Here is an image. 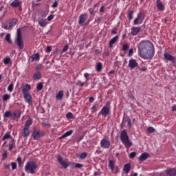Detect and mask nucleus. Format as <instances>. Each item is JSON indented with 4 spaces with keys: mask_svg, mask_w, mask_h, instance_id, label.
I'll list each match as a JSON object with an SVG mask.
<instances>
[{
    "mask_svg": "<svg viewBox=\"0 0 176 176\" xmlns=\"http://www.w3.org/2000/svg\"><path fill=\"white\" fill-rule=\"evenodd\" d=\"M139 56L144 60H151L155 56L153 44L149 41H142L138 45Z\"/></svg>",
    "mask_w": 176,
    "mask_h": 176,
    "instance_id": "nucleus-1",
    "label": "nucleus"
},
{
    "mask_svg": "<svg viewBox=\"0 0 176 176\" xmlns=\"http://www.w3.org/2000/svg\"><path fill=\"white\" fill-rule=\"evenodd\" d=\"M37 168L38 164L34 161L28 162L25 166V171L27 173V174H35Z\"/></svg>",
    "mask_w": 176,
    "mask_h": 176,
    "instance_id": "nucleus-2",
    "label": "nucleus"
},
{
    "mask_svg": "<svg viewBox=\"0 0 176 176\" xmlns=\"http://www.w3.org/2000/svg\"><path fill=\"white\" fill-rule=\"evenodd\" d=\"M120 140L124 144L125 148H131V145L133 143L130 142V139H129V135H127V132L123 130L120 134Z\"/></svg>",
    "mask_w": 176,
    "mask_h": 176,
    "instance_id": "nucleus-3",
    "label": "nucleus"
},
{
    "mask_svg": "<svg viewBox=\"0 0 176 176\" xmlns=\"http://www.w3.org/2000/svg\"><path fill=\"white\" fill-rule=\"evenodd\" d=\"M15 45L19 47V49H24V42L23 41V36H21V29L19 28L16 30V37L14 41Z\"/></svg>",
    "mask_w": 176,
    "mask_h": 176,
    "instance_id": "nucleus-4",
    "label": "nucleus"
},
{
    "mask_svg": "<svg viewBox=\"0 0 176 176\" xmlns=\"http://www.w3.org/2000/svg\"><path fill=\"white\" fill-rule=\"evenodd\" d=\"M17 21H18L16 19H12L11 21H10L9 25L4 24L2 26V28H3L4 30H12V28H13V27H14V25L17 24Z\"/></svg>",
    "mask_w": 176,
    "mask_h": 176,
    "instance_id": "nucleus-5",
    "label": "nucleus"
},
{
    "mask_svg": "<svg viewBox=\"0 0 176 176\" xmlns=\"http://www.w3.org/2000/svg\"><path fill=\"white\" fill-rule=\"evenodd\" d=\"M100 146L104 149H108L109 148V146H111V142L104 138L100 141Z\"/></svg>",
    "mask_w": 176,
    "mask_h": 176,
    "instance_id": "nucleus-6",
    "label": "nucleus"
},
{
    "mask_svg": "<svg viewBox=\"0 0 176 176\" xmlns=\"http://www.w3.org/2000/svg\"><path fill=\"white\" fill-rule=\"evenodd\" d=\"M129 67L131 69H134V68H137V67H138V63H137L135 59H131L129 61Z\"/></svg>",
    "mask_w": 176,
    "mask_h": 176,
    "instance_id": "nucleus-7",
    "label": "nucleus"
},
{
    "mask_svg": "<svg viewBox=\"0 0 176 176\" xmlns=\"http://www.w3.org/2000/svg\"><path fill=\"white\" fill-rule=\"evenodd\" d=\"M23 98L25 100L28 104H29V105H32V97L31 96V94H24Z\"/></svg>",
    "mask_w": 176,
    "mask_h": 176,
    "instance_id": "nucleus-8",
    "label": "nucleus"
},
{
    "mask_svg": "<svg viewBox=\"0 0 176 176\" xmlns=\"http://www.w3.org/2000/svg\"><path fill=\"white\" fill-rule=\"evenodd\" d=\"M165 173H166L167 175L168 176H176V168H168L165 170Z\"/></svg>",
    "mask_w": 176,
    "mask_h": 176,
    "instance_id": "nucleus-9",
    "label": "nucleus"
},
{
    "mask_svg": "<svg viewBox=\"0 0 176 176\" xmlns=\"http://www.w3.org/2000/svg\"><path fill=\"white\" fill-rule=\"evenodd\" d=\"M100 113H101V115L103 116H108L109 115V108L104 107L100 111Z\"/></svg>",
    "mask_w": 176,
    "mask_h": 176,
    "instance_id": "nucleus-10",
    "label": "nucleus"
},
{
    "mask_svg": "<svg viewBox=\"0 0 176 176\" xmlns=\"http://www.w3.org/2000/svg\"><path fill=\"white\" fill-rule=\"evenodd\" d=\"M148 157H149V153H144L139 157L138 160L139 162H144V160H146Z\"/></svg>",
    "mask_w": 176,
    "mask_h": 176,
    "instance_id": "nucleus-11",
    "label": "nucleus"
},
{
    "mask_svg": "<svg viewBox=\"0 0 176 176\" xmlns=\"http://www.w3.org/2000/svg\"><path fill=\"white\" fill-rule=\"evenodd\" d=\"M30 90H31V85L26 84L22 89V93L23 94H28V91H30Z\"/></svg>",
    "mask_w": 176,
    "mask_h": 176,
    "instance_id": "nucleus-12",
    "label": "nucleus"
},
{
    "mask_svg": "<svg viewBox=\"0 0 176 176\" xmlns=\"http://www.w3.org/2000/svg\"><path fill=\"white\" fill-rule=\"evenodd\" d=\"M164 56L165 60H168V61H172L173 63L175 61V58H174V56H173L169 54L166 53L164 54Z\"/></svg>",
    "mask_w": 176,
    "mask_h": 176,
    "instance_id": "nucleus-13",
    "label": "nucleus"
},
{
    "mask_svg": "<svg viewBox=\"0 0 176 176\" xmlns=\"http://www.w3.org/2000/svg\"><path fill=\"white\" fill-rule=\"evenodd\" d=\"M141 31V28L133 27L131 28V35H137Z\"/></svg>",
    "mask_w": 176,
    "mask_h": 176,
    "instance_id": "nucleus-14",
    "label": "nucleus"
},
{
    "mask_svg": "<svg viewBox=\"0 0 176 176\" xmlns=\"http://www.w3.org/2000/svg\"><path fill=\"white\" fill-rule=\"evenodd\" d=\"M38 60H39V54H34L29 58V61H30V63H34V61H36Z\"/></svg>",
    "mask_w": 176,
    "mask_h": 176,
    "instance_id": "nucleus-15",
    "label": "nucleus"
},
{
    "mask_svg": "<svg viewBox=\"0 0 176 176\" xmlns=\"http://www.w3.org/2000/svg\"><path fill=\"white\" fill-rule=\"evenodd\" d=\"M63 97H64V91L63 90L59 91L56 96V100L59 101H61Z\"/></svg>",
    "mask_w": 176,
    "mask_h": 176,
    "instance_id": "nucleus-16",
    "label": "nucleus"
},
{
    "mask_svg": "<svg viewBox=\"0 0 176 176\" xmlns=\"http://www.w3.org/2000/svg\"><path fill=\"white\" fill-rule=\"evenodd\" d=\"M20 5H21V2L19 0H14L10 3V6H12V8H19V6H20Z\"/></svg>",
    "mask_w": 176,
    "mask_h": 176,
    "instance_id": "nucleus-17",
    "label": "nucleus"
},
{
    "mask_svg": "<svg viewBox=\"0 0 176 176\" xmlns=\"http://www.w3.org/2000/svg\"><path fill=\"white\" fill-rule=\"evenodd\" d=\"M119 39V36H116L113 38H111L109 43V47H112L114 45V43H116V41Z\"/></svg>",
    "mask_w": 176,
    "mask_h": 176,
    "instance_id": "nucleus-18",
    "label": "nucleus"
},
{
    "mask_svg": "<svg viewBox=\"0 0 176 176\" xmlns=\"http://www.w3.org/2000/svg\"><path fill=\"white\" fill-rule=\"evenodd\" d=\"M86 14H82L79 16L78 23L79 24H83L86 21Z\"/></svg>",
    "mask_w": 176,
    "mask_h": 176,
    "instance_id": "nucleus-19",
    "label": "nucleus"
},
{
    "mask_svg": "<svg viewBox=\"0 0 176 176\" xmlns=\"http://www.w3.org/2000/svg\"><path fill=\"white\" fill-rule=\"evenodd\" d=\"M32 137L34 138V140H39V138H41V131H34L32 133Z\"/></svg>",
    "mask_w": 176,
    "mask_h": 176,
    "instance_id": "nucleus-20",
    "label": "nucleus"
},
{
    "mask_svg": "<svg viewBox=\"0 0 176 176\" xmlns=\"http://www.w3.org/2000/svg\"><path fill=\"white\" fill-rule=\"evenodd\" d=\"M157 8L158 10H164V6H163V3L162 1H160V0H157Z\"/></svg>",
    "mask_w": 176,
    "mask_h": 176,
    "instance_id": "nucleus-21",
    "label": "nucleus"
},
{
    "mask_svg": "<svg viewBox=\"0 0 176 176\" xmlns=\"http://www.w3.org/2000/svg\"><path fill=\"white\" fill-rule=\"evenodd\" d=\"M130 170H131V165L129 163L124 166V171L126 174H129V173H130Z\"/></svg>",
    "mask_w": 176,
    "mask_h": 176,
    "instance_id": "nucleus-22",
    "label": "nucleus"
},
{
    "mask_svg": "<svg viewBox=\"0 0 176 176\" xmlns=\"http://www.w3.org/2000/svg\"><path fill=\"white\" fill-rule=\"evenodd\" d=\"M23 137L27 138L30 135V128H23V132L22 133Z\"/></svg>",
    "mask_w": 176,
    "mask_h": 176,
    "instance_id": "nucleus-23",
    "label": "nucleus"
},
{
    "mask_svg": "<svg viewBox=\"0 0 176 176\" xmlns=\"http://www.w3.org/2000/svg\"><path fill=\"white\" fill-rule=\"evenodd\" d=\"M73 133H74V131H72V130L68 131L65 132L60 138L63 139V138H65L67 137H69V135H72Z\"/></svg>",
    "mask_w": 176,
    "mask_h": 176,
    "instance_id": "nucleus-24",
    "label": "nucleus"
},
{
    "mask_svg": "<svg viewBox=\"0 0 176 176\" xmlns=\"http://www.w3.org/2000/svg\"><path fill=\"white\" fill-rule=\"evenodd\" d=\"M15 145L16 143L14 142V140L12 139V140L10 142L9 151H13V148H14Z\"/></svg>",
    "mask_w": 176,
    "mask_h": 176,
    "instance_id": "nucleus-25",
    "label": "nucleus"
},
{
    "mask_svg": "<svg viewBox=\"0 0 176 176\" xmlns=\"http://www.w3.org/2000/svg\"><path fill=\"white\" fill-rule=\"evenodd\" d=\"M3 118H13V113L9 111H7L4 113Z\"/></svg>",
    "mask_w": 176,
    "mask_h": 176,
    "instance_id": "nucleus-26",
    "label": "nucleus"
},
{
    "mask_svg": "<svg viewBox=\"0 0 176 176\" xmlns=\"http://www.w3.org/2000/svg\"><path fill=\"white\" fill-rule=\"evenodd\" d=\"M109 167L110 170H114L115 168V162L113 160H109Z\"/></svg>",
    "mask_w": 176,
    "mask_h": 176,
    "instance_id": "nucleus-27",
    "label": "nucleus"
},
{
    "mask_svg": "<svg viewBox=\"0 0 176 176\" xmlns=\"http://www.w3.org/2000/svg\"><path fill=\"white\" fill-rule=\"evenodd\" d=\"M38 24H39V25L41 26V27H46V25H47V23H46V21L45 20H44V19H41V20H39L38 21Z\"/></svg>",
    "mask_w": 176,
    "mask_h": 176,
    "instance_id": "nucleus-28",
    "label": "nucleus"
},
{
    "mask_svg": "<svg viewBox=\"0 0 176 176\" xmlns=\"http://www.w3.org/2000/svg\"><path fill=\"white\" fill-rule=\"evenodd\" d=\"M14 118H20V116H21V111H20L19 110H16L14 112V114H12Z\"/></svg>",
    "mask_w": 176,
    "mask_h": 176,
    "instance_id": "nucleus-29",
    "label": "nucleus"
},
{
    "mask_svg": "<svg viewBox=\"0 0 176 176\" xmlns=\"http://www.w3.org/2000/svg\"><path fill=\"white\" fill-rule=\"evenodd\" d=\"M33 78L35 80H38V79H41V78H42V75L41 74L40 72H36V74H34V75L33 76Z\"/></svg>",
    "mask_w": 176,
    "mask_h": 176,
    "instance_id": "nucleus-30",
    "label": "nucleus"
},
{
    "mask_svg": "<svg viewBox=\"0 0 176 176\" xmlns=\"http://www.w3.org/2000/svg\"><path fill=\"white\" fill-rule=\"evenodd\" d=\"M31 124H32V120H28L26 121L24 127L26 129H30V126H31Z\"/></svg>",
    "mask_w": 176,
    "mask_h": 176,
    "instance_id": "nucleus-31",
    "label": "nucleus"
},
{
    "mask_svg": "<svg viewBox=\"0 0 176 176\" xmlns=\"http://www.w3.org/2000/svg\"><path fill=\"white\" fill-rule=\"evenodd\" d=\"M102 69V63H98L96 64V71H98V72H100V71H101Z\"/></svg>",
    "mask_w": 176,
    "mask_h": 176,
    "instance_id": "nucleus-32",
    "label": "nucleus"
},
{
    "mask_svg": "<svg viewBox=\"0 0 176 176\" xmlns=\"http://www.w3.org/2000/svg\"><path fill=\"white\" fill-rule=\"evenodd\" d=\"M37 91H41L43 89V84L42 82H39L36 86Z\"/></svg>",
    "mask_w": 176,
    "mask_h": 176,
    "instance_id": "nucleus-33",
    "label": "nucleus"
},
{
    "mask_svg": "<svg viewBox=\"0 0 176 176\" xmlns=\"http://www.w3.org/2000/svg\"><path fill=\"white\" fill-rule=\"evenodd\" d=\"M6 41L8 43H13V42L12 41V40L10 39V34H7L6 36Z\"/></svg>",
    "mask_w": 176,
    "mask_h": 176,
    "instance_id": "nucleus-34",
    "label": "nucleus"
},
{
    "mask_svg": "<svg viewBox=\"0 0 176 176\" xmlns=\"http://www.w3.org/2000/svg\"><path fill=\"white\" fill-rule=\"evenodd\" d=\"M147 131H148V133H149V134L152 133H155L156 131V129H154L153 127L152 126H149L148 129H147Z\"/></svg>",
    "mask_w": 176,
    "mask_h": 176,
    "instance_id": "nucleus-35",
    "label": "nucleus"
},
{
    "mask_svg": "<svg viewBox=\"0 0 176 176\" xmlns=\"http://www.w3.org/2000/svg\"><path fill=\"white\" fill-rule=\"evenodd\" d=\"M9 98H10V95L6 94L3 96V101H8V100H9Z\"/></svg>",
    "mask_w": 176,
    "mask_h": 176,
    "instance_id": "nucleus-36",
    "label": "nucleus"
},
{
    "mask_svg": "<svg viewBox=\"0 0 176 176\" xmlns=\"http://www.w3.org/2000/svg\"><path fill=\"white\" fill-rule=\"evenodd\" d=\"M61 166H63V168H67L69 166V164H68V162L64 161L63 163L60 164Z\"/></svg>",
    "mask_w": 176,
    "mask_h": 176,
    "instance_id": "nucleus-37",
    "label": "nucleus"
},
{
    "mask_svg": "<svg viewBox=\"0 0 176 176\" xmlns=\"http://www.w3.org/2000/svg\"><path fill=\"white\" fill-rule=\"evenodd\" d=\"M66 118L67 119H74V115L72 114V113L69 112L67 114H66Z\"/></svg>",
    "mask_w": 176,
    "mask_h": 176,
    "instance_id": "nucleus-38",
    "label": "nucleus"
},
{
    "mask_svg": "<svg viewBox=\"0 0 176 176\" xmlns=\"http://www.w3.org/2000/svg\"><path fill=\"white\" fill-rule=\"evenodd\" d=\"M80 157V159H86V157H87V153L84 152L81 153Z\"/></svg>",
    "mask_w": 176,
    "mask_h": 176,
    "instance_id": "nucleus-39",
    "label": "nucleus"
},
{
    "mask_svg": "<svg viewBox=\"0 0 176 176\" xmlns=\"http://www.w3.org/2000/svg\"><path fill=\"white\" fill-rule=\"evenodd\" d=\"M58 162L61 164L63 163H64V160L63 159V157L58 155Z\"/></svg>",
    "mask_w": 176,
    "mask_h": 176,
    "instance_id": "nucleus-40",
    "label": "nucleus"
},
{
    "mask_svg": "<svg viewBox=\"0 0 176 176\" xmlns=\"http://www.w3.org/2000/svg\"><path fill=\"white\" fill-rule=\"evenodd\" d=\"M140 17H141V15L138 14V16L133 21V24L135 25L138 24V21L140 20Z\"/></svg>",
    "mask_w": 176,
    "mask_h": 176,
    "instance_id": "nucleus-41",
    "label": "nucleus"
},
{
    "mask_svg": "<svg viewBox=\"0 0 176 176\" xmlns=\"http://www.w3.org/2000/svg\"><path fill=\"white\" fill-rule=\"evenodd\" d=\"M10 134L6 133L3 137V141H5V140H8V138H10Z\"/></svg>",
    "mask_w": 176,
    "mask_h": 176,
    "instance_id": "nucleus-42",
    "label": "nucleus"
},
{
    "mask_svg": "<svg viewBox=\"0 0 176 176\" xmlns=\"http://www.w3.org/2000/svg\"><path fill=\"white\" fill-rule=\"evenodd\" d=\"M135 155H137L135 152L131 153L129 154V159H134V157H135Z\"/></svg>",
    "mask_w": 176,
    "mask_h": 176,
    "instance_id": "nucleus-43",
    "label": "nucleus"
},
{
    "mask_svg": "<svg viewBox=\"0 0 176 176\" xmlns=\"http://www.w3.org/2000/svg\"><path fill=\"white\" fill-rule=\"evenodd\" d=\"M96 12H97V10H96V9H94V8H90L89 9L90 14H96Z\"/></svg>",
    "mask_w": 176,
    "mask_h": 176,
    "instance_id": "nucleus-44",
    "label": "nucleus"
},
{
    "mask_svg": "<svg viewBox=\"0 0 176 176\" xmlns=\"http://www.w3.org/2000/svg\"><path fill=\"white\" fill-rule=\"evenodd\" d=\"M11 166L12 170H16V168H17V164H16L15 162H12Z\"/></svg>",
    "mask_w": 176,
    "mask_h": 176,
    "instance_id": "nucleus-45",
    "label": "nucleus"
},
{
    "mask_svg": "<svg viewBox=\"0 0 176 176\" xmlns=\"http://www.w3.org/2000/svg\"><path fill=\"white\" fill-rule=\"evenodd\" d=\"M3 63H4V64H6V65L9 64V63H10V58H4Z\"/></svg>",
    "mask_w": 176,
    "mask_h": 176,
    "instance_id": "nucleus-46",
    "label": "nucleus"
},
{
    "mask_svg": "<svg viewBox=\"0 0 176 176\" xmlns=\"http://www.w3.org/2000/svg\"><path fill=\"white\" fill-rule=\"evenodd\" d=\"M76 86H80L81 87H83L85 86V82H82L81 81H78L77 83H76Z\"/></svg>",
    "mask_w": 176,
    "mask_h": 176,
    "instance_id": "nucleus-47",
    "label": "nucleus"
},
{
    "mask_svg": "<svg viewBox=\"0 0 176 176\" xmlns=\"http://www.w3.org/2000/svg\"><path fill=\"white\" fill-rule=\"evenodd\" d=\"M129 49V45L127 44H124L122 46L123 52H126Z\"/></svg>",
    "mask_w": 176,
    "mask_h": 176,
    "instance_id": "nucleus-48",
    "label": "nucleus"
},
{
    "mask_svg": "<svg viewBox=\"0 0 176 176\" xmlns=\"http://www.w3.org/2000/svg\"><path fill=\"white\" fill-rule=\"evenodd\" d=\"M8 91H13V84H10L8 87Z\"/></svg>",
    "mask_w": 176,
    "mask_h": 176,
    "instance_id": "nucleus-49",
    "label": "nucleus"
},
{
    "mask_svg": "<svg viewBox=\"0 0 176 176\" xmlns=\"http://www.w3.org/2000/svg\"><path fill=\"white\" fill-rule=\"evenodd\" d=\"M133 13H134L133 11L129 12V20H133Z\"/></svg>",
    "mask_w": 176,
    "mask_h": 176,
    "instance_id": "nucleus-50",
    "label": "nucleus"
},
{
    "mask_svg": "<svg viewBox=\"0 0 176 176\" xmlns=\"http://www.w3.org/2000/svg\"><path fill=\"white\" fill-rule=\"evenodd\" d=\"M76 168H82L83 167V164L77 163L75 165Z\"/></svg>",
    "mask_w": 176,
    "mask_h": 176,
    "instance_id": "nucleus-51",
    "label": "nucleus"
},
{
    "mask_svg": "<svg viewBox=\"0 0 176 176\" xmlns=\"http://www.w3.org/2000/svg\"><path fill=\"white\" fill-rule=\"evenodd\" d=\"M134 53V50H133V48L130 49L129 51V54H128V56L129 57H131V56H133V54Z\"/></svg>",
    "mask_w": 176,
    "mask_h": 176,
    "instance_id": "nucleus-52",
    "label": "nucleus"
},
{
    "mask_svg": "<svg viewBox=\"0 0 176 176\" xmlns=\"http://www.w3.org/2000/svg\"><path fill=\"white\" fill-rule=\"evenodd\" d=\"M46 53H50L52 52V46H47L45 50Z\"/></svg>",
    "mask_w": 176,
    "mask_h": 176,
    "instance_id": "nucleus-53",
    "label": "nucleus"
},
{
    "mask_svg": "<svg viewBox=\"0 0 176 176\" xmlns=\"http://www.w3.org/2000/svg\"><path fill=\"white\" fill-rule=\"evenodd\" d=\"M53 19H54V15H52V14L48 16V17H47L48 21H52V20H53Z\"/></svg>",
    "mask_w": 176,
    "mask_h": 176,
    "instance_id": "nucleus-54",
    "label": "nucleus"
},
{
    "mask_svg": "<svg viewBox=\"0 0 176 176\" xmlns=\"http://www.w3.org/2000/svg\"><path fill=\"white\" fill-rule=\"evenodd\" d=\"M8 157V151H5L3 153V159H6Z\"/></svg>",
    "mask_w": 176,
    "mask_h": 176,
    "instance_id": "nucleus-55",
    "label": "nucleus"
},
{
    "mask_svg": "<svg viewBox=\"0 0 176 176\" xmlns=\"http://www.w3.org/2000/svg\"><path fill=\"white\" fill-rule=\"evenodd\" d=\"M84 76H85V79H86V82H87V80H89V76H90V74H89V73H85V74H84Z\"/></svg>",
    "mask_w": 176,
    "mask_h": 176,
    "instance_id": "nucleus-56",
    "label": "nucleus"
},
{
    "mask_svg": "<svg viewBox=\"0 0 176 176\" xmlns=\"http://www.w3.org/2000/svg\"><path fill=\"white\" fill-rule=\"evenodd\" d=\"M104 12H105V6H102L100 8V13H104Z\"/></svg>",
    "mask_w": 176,
    "mask_h": 176,
    "instance_id": "nucleus-57",
    "label": "nucleus"
},
{
    "mask_svg": "<svg viewBox=\"0 0 176 176\" xmlns=\"http://www.w3.org/2000/svg\"><path fill=\"white\" fill-rule=\"evenodd\" d=\"M58 6V3L57 1H54V3L52 5V8H57Z\"/></svg>",
    "mask_w": 176,
    "mask_h": 176,
    "instance_id": "nucleus-58",
    "label": "nucleus"
},
{
    "mask_svg": "<svg viewBox=\"0 0 176 176\" xmlns=\"http://www.w3.org/2000/svg\"><path fill=\"white\" fill-rule=\"evenodd\" d=\"M16 162L19 163V166H21V157H19L16 159Z\"/></svg>",
    "mask_w": 176,
    "mask_h": 176,
    "instance_id": "nucleus-59",
    "label": "nucleus"
},
{
    "mask_svg": "<svg viewBox=\"0 0 176 176\" xmlns=\"http://www.w3.org/2000/svg\"><path fill=\"white\" fill-rule=\"evenodd\" d=\"M68 47L69 46L68 45H65L64 47L63 48V53L67 52V50H68Z\"/></svg>",
    "mask_w": 176,
    "mask_h": 176,
    "instance_id": "nucleus-60",
    "label": "nucleus"
},
{
    "mask_svg": "<svg viewBox=\"0 0 176 176\" xmlns=\"http://www.w3.org/2000/svg\"><path fill=\"white\" fill-rule=\"evenodd\" d=\"M95 22H96V23H98V24H100V23H101V19L97 17V18L95 19Z\"/></svg>",
    "mask_w": 176,
    "mask_h": 176,
    "instance_id": "nucleus-61",
    "label": "nucleus"
},
{
    "mask_svg": "<svg viewBox=\"0 0 176 176\" xmlns=\"http://www.w3.org/2000/svg\"><path fill=\"white\" fill-rule=\"evenodd\" d=\"M89 102H94V98L93 97H90L89 98Z\"/></svg>",
    "mask_w": 176,
    "mask_h": 176,
    "instance_id": "nucleus-62",
    "label": "nucleus"
},
{
    "mask_svg": "<svg viewBox=\"0 0 176 176\" xmlns=\"http://www.w3.org/2000/svg\"><path fill=\"white\" fill-rule=\"evenodd\" d=\"M98 5H99V3H96V4H95V5H94V9H95L96 10H98Z\"/></svg>",
    "mask_w": 176,
    "mask_h": 176,
    "instance_id": "nucleus-63",
    "label": "nucleus"
},
{
    "mask_svg": "<svg viewBox=\"0 0 176 176\" xmlns=\"http://www.w3.org/2000/svg\"><path fill=\"white\" fill-rule=\"evenodd\" d=\"M111 34H118L116 28H114V29L112 30Z\"/></svg>",
    "mask_w": 176,
    "mask_h": 176,
    "instance_id": "nucleus-64",
    "label": "nucleus"
}]
</instances>
